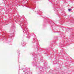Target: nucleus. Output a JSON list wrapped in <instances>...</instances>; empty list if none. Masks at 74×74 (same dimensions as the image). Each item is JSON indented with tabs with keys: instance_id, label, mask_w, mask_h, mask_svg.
I'll return each instance as SVG.
<instances>
[{
	"instance_id": "f257e3e1",
	"label": "nucleus",
	"mask_w": 74,
	"mask_h": 74,
	"mask_svg": "<svg viewBox=\"0 0 74 74\" xmlns=\"http://www.w3.org/2000/svg\"><path fill=\"white\" fill-rule=\"evenodd\" d=\"M24 29H23V28H22V26H21V27L22 28V29H23V30H24V31H25V32H27V27H26V26H24Z\"/></svg>"
},
{
	"instance_id": "f03ea898",
	"label": "nucleus",
	"mask_w": 74,
	"mask_h": 74,
	"mask_svg": "<svg viewBox=\"0 0 74 74\" xmlns=\"http://www.w3.org/2000/svg\"><path fill=\"white\" fill-rule=\"evenodd\" d=\"M21 45H23L24 47H25V46L26 45V43L24 42H22L21 43Z\"/></svg>"
},
{
	"instance_id": "7ed1b4c3",
	"label": "nucleus",
	"mask_w": 74,
	"mask_h": 74,
	"mask_svg": "<svg viewBox=\"0 0 74 74\" xmlns=\"http://www.w3.org/2000/svg\"><path fill=\"white\" fill-rule=\"evenodd\" d=\"M30 36H32V35H29L28 36V37L27 36V38H28V37H30Z\"/></svg>"
},
{
	"instance_id": "20e7f679",
	"label": "nucleus",
	"mask_w": 74,
	"mask_h": 74,
	"mask_svg": "<svg viewBox=\"0 0 74 74\" xmlns=\"http://www.w3.org/2000/svg\"><path fill=\"white\" fill-rule=\"evenodd\" d=\"M42 67H40V68L39 70H40L41 71L42 70Z\"/></svg>"
},
{
	"instance_id": "39448f33",
	"label": "nucleus",
	"mask_w": 74,
	"mask_h": 74,
	"mask_svg": "<svg viewBox=\"0 0 74 74\" xmlns=\"http://www.w3.org/2000/svg\"><path fill=\"white\" fill-rule=\"evenodd\" d=\"M21 23H22V25H23V24L24 25H25V24L23 22L22 23H20V24H21Z\"/></svg>"
},
{
	"instance_id": "423d86ee",
	"label": "nucleus",
	"mask_w": 74,
	"mask_h": 74,
	"mask_svg": "<svg viewBox=\"0 0 74 74\" xmlns=\"http://www.w3.org/2000/svg\"><path fill=\"white\" fill-rule=\"evenodd\" d=\"M54 64H56V61H54L53 62Z\"/></svg>"
},
{
	"instance_id": "0eeeda50",
	"label": "nucleus",
	"mask_w": 74,
	"mask_h": 74,
	"mask_svg": "<svg viewBox=\"0 0 74 74\" xmlns=\"http://www.w3.org/2000/svg\"><path fill=\"white\" fill-rule=\"evenodd\" d=\"M68 11H71V9H69Z\"/></svg>"
},
{
	"instance_id": "6e6552de",
	"label": "nucleus",
	"mask_w": 74,
	"mask_h": 74,
	"mask_svg": "<svg viewBox=\"0 0 74 74\" xmlns=\"http://www.w3.org/2000/svg\"><path fill=\"white\" fill-rule=\"evenodd\" d=\"M33 40H34V41H36V39H33Z\"/></svg>"
},
{
	"instance_id": "1a4fd4ad",
	"label": "nucleus",
	"mask_w": 74,
	"mask_h": 74,
	"mask_svg": "<svg viewBox=\"0 0 74 74\" xmlns=\"http://www.w3.org/2000/svg\"><path fill=\"white\" fill-rule=\"evenodd\" d=\"M23 32H24V31H23Z\"/></svg>"
},
{
	"instance_id": "9d476101",
	"label": "nucleus",
	"mask_w": 74,
	"mask_h": 74,
	"mask_svg": "<svg viewBox=\"0 0 74 74\" xmlns=\"http://www.w3.org/2000/svg\"><path fill=\"white\" fill-rule=\"evenodd\" d=\"M33 64H34V63H33Z\"/></svg>"
}]
</instances>
